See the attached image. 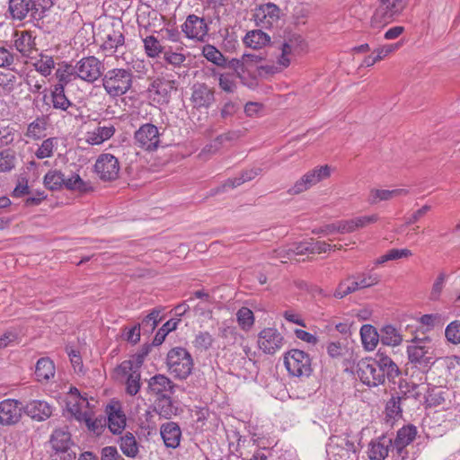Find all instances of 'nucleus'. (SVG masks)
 <instances>
[{
  "instance_id": "nucleus-63",
  "label": "nucleus",
  "mask_w": 460,
  "mask_h": 460,
  "mask_svg": "<svg viewBox=\"0 0 460 460\" xmlns=\"http://www.w3.org/2000/svg\"><path fill=\"white\" fill-rule=\"evenodd\" d=\"M401 397H392L386 403L385 411L387 416L395 418L401 412L400 408Z\"/></svg>"
},
{
  "instance_id": "nucleus-30",
  "label": "nucleus",
  "mask_w": 460,
  "mask_h": 460,
  "mask_svg": "<svg viewBox=\"0 0 460 460\" xmlns=\"http://www.w3.org/2000/svg\"><path fill=\"white\" fill-rule=\"evenodd\" d=\"M55 376V365L48 358H41L37 361L35 376L39 382H47Z\"/></svg>"
},
{
  "instance_id": "nucleus-45",
  "label": "nucleus",
  "mask_w": 460,
  "mask_h": 460,
  "mask_svg": "<svg viewBox=\"0 0 460 460\" xmlns=\"http://www.w3.org/2000/svg\"><path fill=\"white\" fill-rule=\"evenodd\" d=\"M146 354V353H138L131 357L129 359L122 361L116 368V371L128 372L133 369L140 371Z\"/></svg>"
},
{
  "instance_id": "nucleus-27",
  "label": "nucleus",
  "mask_w": 460,
  "mask_h": 460,
  "mask_svg": "<svg viewBox=\"0 0 460 460\" xmlns=\"http://www.w3.org/2000/svg\"><path fill=\"white\" fill-rule=\"evenodd\" d=\"M408 194V190L405 189H371L367 198L369 204H377L381 201H387L395 199L400 196H405Z\"/></svg>"
},
{
  "instance_id": "nucleus-14",
  "label": "nucleus",
  "mask_w": 460,
  "mask_h": 460,
  "mask_svg": "<svg viewBox=\"0 0 460 460\" xmlns=\"http://www.w3.org/2000/svg\"><path fill=\"white\" fill-rule=\"evenodd\" d=\"M136 144L144 150H156L160 144V133L156 126L151 123L142 125L134 135Z\"/></svg>"
},
{
  "instance_id": "nucleus-19",
  "label": "nucleus",
  "mask_w": 460,
  "mask_h": 460,
  "mask_svg": "<svg viewBox=\"0 0 460 460\" xmlns=\"http://www.w3.org/2000/svg\"><path fill=\"white\" fill-rule=\"evenodd\" d=\"M22 417L21 402L13 399L0 402V424L4 426L17 423Z\"/></svg>"
},
{
  "instance_id": "nucleus-1",
  "label": "nucleus",
  "mask_w": 460,
  "mask_h": 460,
  "mask_svg": "<svg viewBox=\"0 0 460 460\" xmlns=\"http://www.w3.org/2000/svg\"><path fill=\"white\" fill-rule=\"evenodd\" d=\"M356 374L368 386H377L385 378L394 379L399 375L397 365L387 356L377 353L375 358H366L357 364Z\"/></svg>"
},
{
  "instance_id": "nucleus-7",
  "label": "nucleus",
  "mask_w": 460,
  "mask_h": 460,
  "mask_svg": "<svg viewBox=\"0 0 460 460\" xmlns=\"http://www.w3.org/2000/svg\"><path fill=\"white\" fill-rule=\"evenodd\" d=\"M407 4L408 0H379V5L371 18V25L380 28L391 22L402 13Z\"/></svg>"
},
{
  "instance_id": "nucleus-11",
  "label": "nucleus",
  "mask_w": 460,
  "mask_h": 460,
  "mask_svg": "<svg viewBox=\"0 0 460 460\" xmlns=\"http://www.w3.org/2000/svg\"><path fill=\"white\" fill-rule=\"evenodd\" d=\"M280 14L281 11L277 4L267 3L254 8L252 20L258 27L270 29L278 24Z\"/></svg>"
},
{
  "instance_id": "nucleus-60",
  "label": "nucleus",
  "mask_w": 460,
  "mask_h": 460,
  "mask_svg": "<svg viewBox=\"0 0 460 460\" xmlns=\"http://www.w3.org/2000/svg\"><path fill=\"white\" fill-rule=\"evenodd\" d=\"M402 46V43L396 42L392 44H385L384 46H381L374 50V54L376 56V59L378 61H381L385 59L386 57H388L393 52L396 51L400 47Z\"/></svg>"
},
{
  "instance_id": "nucleus-59",
  "label": "nucleus",
  "mask_w": 460,
  "mask_h": 460,
  "mask_svg": "<svg viewBox=\"0 0 460 460\" xmlns=\"http://www.w3.org/2000/svg\"><path fill=\"white\" fill-rule=\"evenodd\" d=\"M45 128V122L42 119H37L29 124L27 128V136L29 137L38 139L41 137Z\"/></svg>"
},
{
  "instance_id": "nucleus-54",
  "label": "nucleus",
  "mask_w": 460,
  "mask_h": 460,
  "mask_svg": "<svg viewBox=\"0 0 460 460\" xmlns=\"http://www.w3.org/2000/svg\"><path fill=\"white\" fill-rule=\"evenodd\" d=\"M144 47L146 55L150 58L158 57L163 49L160 42L154 36H148L144 39Z\"/></svg>"
},
{
  "instance_id": "nucleus-4",
  "label": "nucleus",
  "mask_w": 460,
  "mask_h": 460,
  "mask_svg": "<svg viewBox=\"0 0 460 460\" xmlns=\"http://www.w3.org/2000/svg\"><path fill=\"white\" fill-rule=\"evenodd\" d=\"M102 85L111 97L122 96L132 85V74L128 69H111L104 75Z\"/></svg>"
},
{
  "instance_id": "nucleus-15",
  "label": "nucleus",
  "mask_w": 460,
  "mask_h": 460,
  "mask_svg": "<svg viewBox=\"0 0 460 460\" xmlns=\"http://www.w3.org/2000/svg\"><path fill=\"white\" fill-rule=\"evenodd\" d=\"M181 31L188 39L203 42L208 36V26L203 18L190 14L181 25Z\"/></svg>"
},
{
  "instance_id": "nucleus-52",
  "label": "nucleus",
  "mask_w": 460,
  "mask_h": 460,
  "mask_svg": "<svg viewBox=\"0 0 460 460\" xmlns=\"http://www.w3.org/2000/svg\"><path fill=\"white\" fill-rule=\"evenodd\" d=\"M63 188L83 192L87 190V183L78 174L73 173L70 177H65Z\"/></svg>"
},
{
  "instance_id": "nucleus-37",
  "label": "nucleus",
  "mask_w": 460,
  "mask_h": 460,
  "mask_svg": "<svg viewBox=\"0 0 460 460\" xmlns=\"http://www.w3.org/2000/svg\"><path fill=\"white\" fill-rule=\"evenodd\" d=\"M380 341L384 345L398 346L402 341L401 332L392 325H385L381 329Z\"/></svg>"
},
{
  "instance_id": "nucleus-9",
  "label": "nucleus",
  "mask_w": 460,
  "mask_h": 460,
  "mask_svg": "<svg viewBox=\"0 0 460 460\" xmlns=\"http://www.w3.org/2000/svg\"><path fill=\"white\" fill-rule=\"evenodd\" d=\"M332 168L325 164L314 168L305 173L294 185L288 190V193L292 195L300 194L318 182L328 179L331 176Z\"/></svg>"
},
{
  "instance_id": "nucleus-6",
  "label": "nucleus",
  "mask_w": 460,
  "mask_h": 460,
  "mask_svg": "<svg viewBox=\"0 0 460 460\" xmlns=\"http://www.w3.org/2000/svg\"><path fill=\"white\" fill-rule=\"evenodd\" d=\"M51 460H75L76 454L72 449L71 435L66 428L56 429L50 438Z\"/></svg>"
},
{
  "instance_id": "nucleus-32",
  "label": "nucleus",
  "mask_w": 460,
  "mask_h": 460,
  "mask_svg": "<svg viewBox=\"0 0 460 460\" xmlns=\"http://www.w3.org/2000/svg\"><path fill=\"white\" fill-rule=\"evenodd\" d=\"M75 72V65L66 62L59 64L55 73L56 78L58 79L56 84H61V86L66 88L69 83L78 79Z\"/></svg>"
},
{
  "instance_id": "nucleus-12",
  "label": "nucleus",
  "mask_w": 460,
  "mask_h": 460,
  "mask_svg": "<svg viewBox=\"0 0 460 460\" xmlns=\"http://www.w3.org/2000/svg\"><path fill=\"white\" fill-rule=\"evenodd\" d=\"M119 170L118 158L108 153L100 155L94 164V172L104 181L116 180L119 177Z\"/></svg>"
},
{
  "instance_id": "nucleus-26",
  "label": "nucleus",
  "mask_w": 460,
  "mask_h": 460,
  "mask_svg": "<svg viewBox=\"0 0 460 460\" xmlns=\"http://www.w3.org/2000/svg\"><path fill=\"white\" fill-rule=\"evenodd\" d=\"M163 440L167 447L176 448L180 445L181 431L175 422H167L160 429Z\"/></svg>"
},
{
  "instance_id": "nucleus-56",
  "label": "nucleus",
  "mask_w": 460,
  "mask_h": 460,
  "mask_svg": "<svg viewBox=\"0 0 460 460\" xmlns=\"http://www.w3.org/2000/svg\"><path fill=\"white\" fill-rule=\"evenodd\" d=\"M447 340L452 344H460V321L451 322L445 330Z\"/></svg>"
},
{
  "instance_id": "nucleus-29",
  "label": "nucleus",
  "mask_w": 460,
  "mask_h": 460,
  "mask_svg": "<svg viewBox=\"0 0 460 460\" xmlns=\"http://www.w3.org/2000/svg\"><path fill=\"white\" fill-rule=\"evenodd\" d=\"M243 40L247 48L261 49L270 44V37L261 30H252L245 34Z\"/></svg>"
},
{
  "instance_id": "nucleus-53",
  "label": "nucleus",
  "mask_w": 460,
  "mask_h": 460,
  "mask_svg": "<svg viewBox=\"0 0 460 460\" xmlns=\"http://www.w3.org/2000/svg\"><path fill=\"white\" fill-rule=\"evenodd\" d=\"M178 321L171 319L167 321L156 332L153 343L155 345H160L164 342L165 337L169 332L174 331L177 328Z\"/></svg>"
},
{
  "instance_id": "nucleus-58",
  "label": "nucleus",
  "mask_w": 460,
  "mask_h": 460,
  "mask_svg": "<svg viewBox=\"0 0 460 460\" xmlns=\"http://www.w3.org/2000/svg\"><path fill=\"white\" fill-rule=\"evenodd\" d=\"M446 280H447V277H446L445 273H440L437 277V279H435V281L432 285L430 295H429V298L431 300L437 301L439 299L441 293L443 291V288L445 287Z\"/></svg>"
},
{
  "instance_id": "nucleus-23",
  "label": "nucleus",
  "mask_w": 460,
  "mask_h": 460,
  "mask_svg": "<svg viewBox=\"0 0 460 460\" xmlns=\"http://www.w3.org/2000/svg\"><path fill=\"white\" fill-rule=\"evenodd\" d=\"M392 438L383 436L370 442L368 446V457L370 460H385L391 452Z\"/></svg>"
},
{
  "instance_id": "nucleus-55",
  "label": "nucleus",
  "mask_w": 460,
  "mask_h": 460,
  "mask_svg": "<svg viewBox=\"0 0 460 460\" xmlns=\"http://www.w3.org/2000/svg\"><path fill=\"white\" fill-rule=\"evenodd\" d=\"M357 282L358 284L359 289L367 288L373 287L380 281V277L376 273H362L356 276Z\"/></svg>"
},
{
  "instance_id": "nucleus-62",
  "label": "nucleus",
  "mask_w": 460,
  "mask_h": 460,
  "mask_svg": "<svg viewBox=\"0 0 460 460\" xmlns=\"http://www.w3.org/2000/svg\"><path fill=\"white\" fill-rule=\"evenodd\" d=\"M164 58L167 63L174 66H181L186 59L183 54L171 50L164 51Z\"/></svg>"
},
{
  "instance_id": "nucleus-22",
  "label": "nucleus",
  "mask_w": 460,
  "mask_h": 460,
  "mask_svg": "<svg viewBox=\"0 0 460 460\" xmlns=\"http://www.w3.org/2000/svg\"><path fill=\"white\" fill-rule=\"evenodd\" d=\"M25 413L37 421H42L52 415L53 407L43 400H32L24 407Z\"/></svg>"
},
{
  "instance_id": "nucleus-34",
  "label": "nucleus",
  "mask_w": 460,
  "mask_h": 460,
  "mask_svg": "<svg viewBox=\"0 0 460 460\" xmlns=\"http://www.w3.org/2000/svg\"><path fill=\"white\" fill-rule=\"evenodd\" d=\"M31 59L33 60L31 64L35 70L45 77L49 76L55 67L53 57L48 54L40 53L38 57H33Z\"/></svg>"
},
{
  "instance_id": "nucleus-21",
  "label": "nucleus",
  "mask_w": 460,
  "mask_h": 460,
  "mask_svg": "<svg viewBox=\"0 0 460 460\" xmlns=\"http://www.w3.org/2000/svg\"><path fill=\"white\" fill-rule=\"evenodd\" d=\"M214 92L205 84L192 86L190 101L196 108H208L214 102Z\"/></svg>"
},
{
  "instance_id": "nucleus-18",
  "label": "nucleus",
  "mask_w": 460,
  "mask_h": 460,
  "mask_svg": "<svg viewBox=\"0 0 460 460\" xmlns=\"http://www.w3.org/2000/svg\"><path fill=\"white\" fill-rule=\"evenodd\" d=\"M50 99L52 107L55 110L64 111L70 116H75V111H78L77 106L67 98L65 88L61 84H54L52 86Z\"/></svg>"
},
{
  "instance_id": "nucleus-33",
  "label": "nucleus",
  "mask_w": 460,
  "mask_h": 460,
  "mask_svg": "<svg viewBox=\"0 0 460 460\" xmlns=\"http://www.w3.org/2000/svg\"><path fill=\"white\" fill-rule=\"evenodd\" d=\"M148 388L156 395H163L172 389V382L164 375H155L148 381Z\"/></svg>"
},
{
  "instance_id": "nucleus-41",
  "label": "nucleus",
  "mask_w": 460,
  "mask_h": 460,
  "mask_svg": "<svg viewBox=\"0 0 460 460\" xmlns=\"http://www.w3.org/2000/svg\"><path fill=\"white\" fill-rule=\"evenodd\" d=\"M58 138L49 137L41 142L37 150L34 152V155L38 159L50 158L58 149Z\"/></svg>"
},
{
  "instance_id": "nucleus-35",
  "label": "nucleus",
  "mask_w": 460,
  "mask_h": 460,
  "mask_svg": "<svg viewBox=\"0 0 460 460\" xmlns=\"http://www.w3.org/2000/svg\"><path fill=\"white\" fill-rule=\"evenodd\" d=\"M116 373L118 376L125 379L127 393L130 395H136L141 387L140 371L133 369L128 372L116 371Z\"/></svg>"
},
{
  "instance_id": "nucleus-5",
  "label": "nucleus",
  "mask_w": 460,
  "mask_h": 460,
  "mask_svg": "<svg viewBox=\"0 0 460 460\" xmlns=\"http://www.w3.org/2000/svg\"><path fill=\"white\" fill-rule=\"evenodd\" d=\"M166 365L169 372L178 379H186L194 367L190 353L181 347L173 348L168 352Z\"/></svg>"
},
{
  "instance_id": "nucleus-57",
  "label": "nucleus",
  "mask_w": 460,
  "mask_h": 460,
  "mask_svg": "<svg viewBox=\"0 0 460 460\" xmlns=\"http://www.w3.org/2000/svg\"><path fill=\"white\" fill-rule=\"evenodd\" d=\"M241 136L242 134L239 130L228 131L217 137L209 147H214L215 150H218L226 142L234 141Z\"/></svg>"
},
{
  "instance_id": "nucleus-24",
  "label": "nucleus",
  "mask_w": 460,
  "mask_h": 460,
  "mask_svg": "<svg viewBox=\"0 0 460 460\" xmlns=\"http://www.w3.org/2000/svg\"><path fill=\"white\" fill-rule=\"evenodd\" d=\"M14 47L23 57L33 58V53L37 51L35 49V39L31 31H15Z\"/></svg>"
},
{
  "instance_id": "nucleus-47",
  "label": "nucleus",
  "mask_w": 460,
  "mask_h": 460,
  "mask_svg": "<svg viewBox=\"0 0 460 460\" xmlns=\"http://www.w3.org/2000/svg\"><path fill=\"white\" fill-rule=\"evenodd\" d=\"M236 319L239 326L244 330H250L254 323V315L248 307H241L236 313Z\"/></svg>"
},
{
  "instance_id": "nucleus-28",
  "label": "nucleus",
  "mask_w": 460,
  "mask_h": 460,
  "mask_svg": "<svg viewBox=\"0 0 460 460\" xmlns=\"http://www.w3.org/2000/svg\"><path fill=\"white\" fill-rule=\"evenodd\" d=\"M8 11L13 20L22 21L35 7L33 0H9Z\"/></svg>"
},
{
  "instance_id": "nucleus-2",
  "label": "nucleus",
  "mask_w": 460,
  "mask_h": 460,
  "mask_svg": "<svg viewBox=\"0 0 460 460\" xmlns=\"http://www.w3.org/2000/svg\"><path fill=\"white\" fill-rule=\"evenodd\" d=\"M409 362L422 372H427L437 360L435 348L429 337L417 338L407 347Z\"/></svg>"
},
{
  "instance_id": "nucleus-48",
  "label": "nucleus",
  "mask_w": 460,
  "mask_h": 460,
  "mask_svg": "<svg viewBox=\"0 0 460 460\" xmlns=\"http://www.w3.org/2000/svg\"><path fill=\"white\" fill-rule=\"evenodd\" d=\"M214 337L208 332H199L192 341L193 346L201 351L209 349L214 343Z\"/></svg>"
},
{
  "instance_id": "nucleus-51",
  "label": "nucleus",
  "mask_w": 460,
  "mask_h": 460,
  "mask_svg": "<svg viewBox=\"0 0 460 460\" xmlns=\"http://www.w3.org/2000/svg\"><path fill=\"white\" fill-rule=\"evenodd\" d=\"M17 85V77L12 73H0V92L4 94L12 93Z\"/></svg>"
},
{
  "instance_id": "nucleus-36",
  "label": "nucleus",
  "mask_w": 460,
  "mask_h": 460,
  "mask_svg": "<svg viewBox=\"0 0 460 460\" xmlns=\"http://www.w3.org/2000/svg\"><path fill=\"white\" fill-rule=\"evenodd\" d=\"M125 42L124 35L119 31H112L107 34L102 49L106 52L107 56H111L116 52L117 49Z\"/></svg>"
},
{
  "instance_id": "nucleus-8",
  "label": "nucleus",
  "mask_w": 460,
  "mask_h": 460,
  "mask_svg": "<svg viewBox=\"0 0 460 460\" xmlns=\"http://www.w3.org/2000/svg\"><path fill=\"white\" fill-rule=\"evenodd\" d=\"M284 365L292 376L307 377L312 373L311 358L300 349H291L285 354Z\"/></svg>"
},
{
  "instance_id": "nucleus-31",
  "label": "nucleus",
  "mask_w": 460,
  "mask_h": 460,
  "mask_svg": "<svg viewBox=\"0 0 460 460\" xmlns=\"http://www.w3.org/2000/svg\"><path fill=\"white\" fill-rule=\"evenodd\" d=\"M360 337L364 349L368 351L374 350L380 340L377 331L370 324H364L361 327Z\"/></svg>"
},
{
  "instance_id": "nucleus-44",
  "label": "nucleus",
  "mask_w": 460,
  "mask_h": 460,
  "mask_svg": "<svg viewBox=\"0 0 460 460\" xmlns=\"http://www.w3.org/2000/svg\"><path fill=\"white\" fill-rule=\"evenodd\" d=\"M202 55L217 66H226V59L224 55L213 45L207 44L202 49Z\"/></svg>"
},
{
  "instance_id": "nucleus-50",
  "label": "nucleus",
  "mask_w": 460,
  "mask_h": 460,
  "mask_svg": "<svg viewBox=\"0 0 460 460\" xmlns=\"http://www.w3.org/2000/svg\"><path fill=\"white\" fill-rule=\"evenodd\" d=\"M17 159L14 151L5 149L0 152V172H10L15 167Z\"/></svg>"
},
{
  "instance_id": "nucleus-25",
  "label": "nucleus",
  "mask_w": 460,
  "mask_h": 460,
  "mask_svg": "<svg viewBox=\"0 0 460 460\" xmlns=\"http://www.w3.org/2000/svg\"><path fill=\"white\" fill-rule=\"evenodd\" d=\"M106 414L110 430L114 434L120 433L126 426V417L119 405L118 403L108 405Z\"/></svg>"
},
{
  "instance_id": "nucleus-64",
  "label": "nucleus",
  "mask_w": 460,
  "mask_h": 460,
  "mask_svg": "<svg viewBox=\"0 0 460 460\" xmlns=\"http://www.w3.org/2000/svg\"><path fill=\"white\" fill-rule=\"evenodd\" d=\"M102 460H124L114 447H105L102 449Z\"/></svg>"
},
{
  "instance_id": "nucleus-46",
  "label": "nucleus",
  "mask_w": 460,
  "mask_h": 460,
  "mask_svg": "<svg viewBox=\"0 0 460 460\" xmlns=\"http://www.w3.org/2000/svg\"><path fill=\"white\" fill-rule=\"evenodd\" d=\"M260 172H261V169H259V168H252V169L244 171L239 177H236L234 179H228L226 181L224 186L234 189L246 181H252L260 173Z\"/></svg>"
},
{
  "instance_id": "nucleus-42",
  "label": "nucleus",
  "mask_w": 460,
  "mask_h": 460,
  "mask_svg": "<svg viewBox=\"0 0 460 460\" xmlns=\"http://www.w3.org/2000/svg\"><path fill=\"white\" fill-rule=\"evenodd\" d=\"M119 447L128 457L134 458L138 454V444L134 435L130 432H127L120 438Z\"/></svg>"
},
{
  "instance_id": "nucleus-13",
  "label": "nucleus",
  "mask_w": 460,
  "mask_h": 460,
  "mask_svg": "<svg viewBox=\"0 0 460 460\" xmlns=\"http://www.w3.org/2000/svg\"><path fill=\"white\" fill-rule=\"evenodd\" d=\"M258 347L265 354L273 355L284 346V337L276 328H264L258 334Z\"/></svg>"
},
{
  "instance_id": "nucleus-39",
  "label": "nucleus",
  "mask_w": 460,
  "mask_h": 460,
  "mask_svg": "<svg viewBox=\"0 0 460 460\" xmlns=\"http://www.w3.org/2000/svg\"><path fill=\"white\" fill-rule=\"evenodd\" d=\"M65 183V174L57 169L49 170L43 178L44 186L50 190H59Z\"/></svg>"
},
{
  "instance_id": "nucleus-61",
  "label": "nucleus",
  "mask_w": 460,
  "mask_h": 460,
  "mask_svg": "<svg viewBox=\"0 0 460 460\" xmlns=\"http://www.w3.org/2000/svg\"><path fill=\"white\" fill-rule=\"evenodd\" d=\"M220 88L227 93H233L236 89V83L232 75H221L219 77Z\"/></svg>"
},
{
  "instance_id": "nucleus-16",
  "label": "nucleus",
  "mask_w": 460,
  "mask_h": 460,
  "mask_svg": "<svg viewBox=\"0 0 460 460\" xmlns=\"http://www.w3.org/2000/svg\"><path fill=\"white\" fill-rule=\"evenodd\" d=\"M176 89L175 82L165 78H156L148 88L149 95L154 102L163 104L169 102L171 93Z\"/></svg>"
},
{
  "instance_id": "nucleus-49",
  "label": "nucleus",
  "mask_w": 460,
  "mask_h": 460,
  "mask_svg": "<svg viewBox=\"0 0 460 460\" xmlns=\"http://www.w3.org/2000/svg\"><path fill=\"white\" fill-rule=\"evenodd\" d=\"M305 46V41L300 36H293L283 43L282 50L285 53H289L291 56H295L304 50Z\"/></svg>"
},
{
  "instance_id": "nucleus-43",
  "label": "nucleus",
  "mask_w": 460,
  "mask_h": 460,
  "mask_svg": "<svg viewBox=\"0 0 460 460\" xmlns=\"http://www.w3.org/2000/svg\"><path fill=\"white\" fill-rule=\"evenodd\" d=\"M416 433V428L413 426L402 427L397 431L393 445L394 447H408L415 438Z\"/></svg>"
},
{
  "instance_id": "nucleus-10",
  "label": "nucleus",
  "mask_w": 460,
  "mask_h": 460,
  "mask_svg": "<svg viewBox=\"0 0 460 460\" xmlns=\"http://www.w3.org/2000/svg\"><path fill=\"white\" fill-rule=\"evenodd\" d=\"M75 75L77 78L88 84L96 82L103 73V65L94 56L81 58L75 64Z\"/></svg>"
},
{
  "instance_id": "nucleus-20",
  "label": "nucleus",
  "mask_w": 460,
  "mask_h": 460,
  "mask_svg": "<svg viewBox=\"0 0 460 460\" xmlns=\"http://www.w3.org/2000/svg\"><path fill=\"white\" fill-rule=\"evenodd\" d=\"M355 445L347 438H332L327 446V453L334 457V460L349 458L351 453H355Z\"/></svg>"
},
{
  "instance_id": "nucleus-3",
  "label": "nucleus",
  "mask_w": 460,
  "mask_h": 460,
  "mask_svg": "<svg viewBox=\"0 0 460 460\" xmlns=\"http://www.w3.org/2000/svg\"><path fill=\"white\" fill-rule=\"evenodd\" d=\"M66 403L67 411L76 420L84 423L91 430L98 429L99 424L97 420H93V414L89 410L90 403L87 398L83 397L77 388H70Z\"/></svg>"
},
{
  "instance_id": "nucleus-17",
  "label": "nucleus",
  "mask_w": 460,
  "mask_h": 460,
  "mask_svg": "<svg viewBox=\"0 0 460 460\" xmlns=\"http://www.w3.org/2000/svg\"><path fill=\"white\" fill-rule=\"evenodd\" d=\"M116 132L114 125L111 123H98L93 128L87 130L84 139L85 143L91 146H100L105 141L111 139Z\"/></svg>"
},
{
  "instance_id": "nucleus-38",
  "label": "nucleus",
  "mask_w": 460,
  "mask_h": 460,
  "mask_svg": "<svg viewBox=\"0 0 460 460\" xmlns=\"http://www.w3.org/2000/svg\"><path fill=\"white\" fill-rule=\"evenodd\" d=\"M310 248H311L310 241H305V242L293 243L288 249H286V248L279 249V250L276 251V252H277L278 257H279L281 259H285V258L288 259L292 255H303L305 253H311Z\"/></svg>"
},
{
  "instance_id": "nucleus-40",
  "label": "nucleus",
  "mask_w": 460,
  "mask_h": 460,
  "mask_svg": "<svg viewBox=\"0 0 460 460\" xmlns=\"http://www.w3.org/2000/svg\"><path fill=\"white\" fill-rule=\"evenodd\" d=\"M359 289L358 284L357 282L356 276L351 275L341 280L337 288L334 291L333 296L336 298H343L346 296L357 291Z\"/></svg>"
}]
</instances>
